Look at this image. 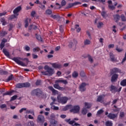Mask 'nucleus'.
Listing matches in <instances>:
<instances>
[{
	"label": "nucleus",
	"instance_id": "63",
	"mask_svg": "<svg viewBox=\"0 0 126 126\" xmlns=\"http://www.w3.org/2000/svg\"><path fill=\"white\" fill-rule=\"evenodd\" d=\"M74 5H78V4H81V2H75L74 3Z\"/></svg>",
	"mask_w": 126,
	"mask_h": 126
},
{
	"label": "nucleus",
	"instance_id": "10",
	"mask_svg": "<svg viewBox=\"0 0 126 126\" xmlns=\"http://www.w3.org/2000/svg\"><path fill=\"white\" fill-rule=\"evenodd\" d=\"M55 83H63L67 84V81L65 80H63L62 78H60L58 80H55Z\"/></svg>",
	"mask_w": 126,
	"mask_h": 126
},
{
	"label": "nucleus",
	"instance_id": "5",
	"mask_svg": "<svg viewBox=\"0 0 126 126\" xmlns=\"http://www.w3.org/2000/svg\"><path fill=\"white\" fill-rule=\"evenodd\" d=\"M16 87L17 88H23L24 87H30V83L28 82L19 83L16 85Z\"/></svg>",
	"mask_w": 126,
	"mask_h": 126
},
{
	"label": "nucleus",
	"instance_id": "45",
	"mask_svg": "<svg viewBox=\"0 0 126 126\" xmlns=\"http://www.w3.org/2000/svg\"><path fill=\"white\" fill-rule=\"evenodd\" d=\"M51 99H52V100L53 101V102H52L51 104H50V105H51V106H52L53 105H54V104H55V101H56V98H55V97H51Z\"/></svg>",
	"mask_w": 126,
	"mask_h": 126
},
{
	"label": "nucleus",
	"instance_id": "22",
	"mask_svg": "<svg viewBox=\"0 0 126 126\" xmlns=\"http://www.w3.org/2000/svg\"><path fill=\"white\" fill-rule=\"evenodd\" d=\"M54 88L58 89L59 90H63V88L60 87L59 84H55L54 85Z\"/></svg>",
	"mask_w": 126,
	"mask_h": 126
},
{
	"label": "nucleus",
	"instance_id": "52",
	"mask_svg": "<svg viewBox=\"0 0 126 126\" xmlns=\"http://www.w3.org/2000/svg\"><path fill=\"white\" fill-rule=\"evenodd\" d=\"M51 108L53 109L54 110H59V107L57 106H55L54 105H51Z\"/></svg>",
	"mask_w": 126,
	"mask_h": 126
},
{
	"label": "nucleus",
	"instance_id": "61",
	"mask_svg": "<svg viewBox=\"0 0 126 126\" xmlns=\"http://www.w3.org/2000/svg\"><path fill=\"white\" fill-rule=\"evenodd\" d=\"M51 17H52V18H54V19H56V18H58V16L56 15H52Z\"/></svg>",
	"mask_w": 126,
	"mask_h": 126
},
{
	"label": "nucleus",
	"instance_id": "38",
	"mask_svg": "<svg viewBox=\"0 0 126 126\" xmlns=\"http://www.w3.org/2000/svg\"><path fill=\"white\" fill-rule=\"evenodd\" d=\"M0 35H1V36H5V35H7V32L6 31H2Z\"/></svg>",
	"mask_w": 126,
	"mask_h": 126
},
{
	"label": "nucleus",
	"instance_id": "28",
	"mask_svg": "<svg viewBox=\"0 0 126 126\" xmlns=\"http://www.w3.org/2000/svg\"><path fill=\"white\" fill-rule=\"evenodd\" d=\"M75 28L76 29V31L78 32H80V30H81V29L79 28V25H76L75 26Z\"/></svg>",
	"mask_w": 126,
	"mask_h": 126
},
{
	"label": "nucleus",
	"instance_id": "13",
	"mask_svg": "<svg viewBox=\"0 0 126 126\" xmlns=\"http://www.w3.org/2000/svg\"><path fill=\"white\" fill-rule=\"evenodd\" d=\"M107 117L110 119V120H114V119H116V118L118 117V114H114L113 113H109Z\"/></svg>",
	"mask_w": 126,
	"mask_h": 126
},
{
	"label": "nucleus",
	"instance_id": "6",
	"mask_svg": "<svg viewBox=\"0 0 126 126\" xmlns=\"http://www.w3.org/2000/svg\"><path fill=\"white\" fill-rule=\"evenodd\" d=\"M21 60H22V59L19 58V57H17V58H14L13 59V60L16 63L18 64L19 65H21L22 66H24L25 65V64L21 62Z\"/></svg>",
	"mask_w": 126,
	"mask_h": 126
},
{
	"label": "nucleus",
	"instance_id": "19",
	"mask_svg": "<svg viewBox=\"0 0 126 126\" xmlns=\"http://www.w3.org/2000/svg\"><path fill=\"white\" fill-rule=\"evenodd\" d=\"M48 89H50V90L51 91H52V93H53V94H58V92L57 90H55L54 88H53V87H52V86H49V87H48Z\"/></svg>",
	"mask_w": 126,
	"mask_h": 126
},
{
	"label": "nucleus",
	"instance_id": "4",
	"mask_svg": "<svg viewBox=\"0 0 126 126\" xmlns=\"http://www.w3.org/2000/svg\"><path fill=\"white\" fill-rule=\"evenodd\" d=\"M58 101L59 103H62V104H65L67 100H68V98L65 96H62L61 95H59L57 97Z\"/></svg>",
	"mask_w": 126,
	"mask_h": 126
},
{
	"label": "nucleus",
	"instance_id": "17",
	"mask_svg": "<svg viewBox=\"0 0 126 126\" xmlns=\"http://www.w3.org/2000/svg\"><path fill=\"white\" fill-rule=\"evenodd\" d=\"M110 58L111 59V62H114L115 63L118 62V61L117 60V58H115V55H114L113 53L110 54Z\"/></svg>",
	"mask_w": 126,
	"mask_h": 126
},
{
	"label": "nucleus",
	"instance_id": "62",
	"mask_svg": "<svg viewBox=\"0 0 126 126\" xmlns=\"http://www.w3.org/2000/svg\"><path fill=\"white\" fill-rule=\"evenodd\" d=\"M25 49L26 51H29V50H30V47H29V46H26Z\"/></svg>",
	"mask_w": 126,
	"mask_h": 126
},
{
	"label": "nucleus",
	"instance_id": "33",
	"mask_svg": "<svg viewBox=\"0 0 126 126\" xmlns=\"http://www.w3.org/2000/svg\"><path fill=\"white\" fill-rule=\"evenodd\" d=\"M36 39L38 40V41H40V42H42L43 41L42 37H41V35L36 34Z\"/></svg>",
	"mask_w": 126,
	"mask_h": 126
},
{
	"label": "nucleus",
	"instance_id": "3",
	"mask_svg": "<svg viewBox=\"0 0 126 126\" xmlns=\"http://www.w3.org/2000/svg\"><path fill=\"white\" fill-rule=\"evenodd\" d=\"M32 95L41 96L42 98H46V94H43V92L40 89H37L32 91Z\"/></svg>",
	"mask_w": 126,
	"mask_h": 126
},
{
	"label": "nucleus",
	"instance_id": "48",
	"mask_svg": "<svg viewBox=\"0 0 126 126\" xmlns=\"http://www.w3.org/2000/svg\"><path fill=\"white\" fill-rule=\"evenodd\" d=\"M66 4V2L64 0H63L62 2H61V5L62 6H64Z\"/></svg>",
	"mask_w": 126,
	"mask_h": 126
},
{
	"label": "nucleus",
	"instance_id": "20",
	"mask_svg": "<svg viewBox=\"0 0 126 126\" xmlns=\"http://www.w3.org/2000/svg\"><path fill=\"white\" fill-rule=\"evenodd\" d=\"M118 78V75L117 74H114L111 78L112 82H115Z\"/></svg>",
	"mask_w": 126,
	"mask_h": 126
},
{
	"label": "nucleus",
	"instance_id": "55",
	"mask_svg": "<svg viewBox=\"0 0 126 126\" xmlns=\"http://www.w3.org/2000/svg\"><path fill=\"white\" fill-rule=\"evenodd\" d=\"M17 16H16V15L14 14V15H12L10 17V19H13L14 18H16V17Z\"/></svg>",
	"mask_w": 126,
	"mask_h": 126
},
{
	"label": "nucleus",
	"instance_id": "8",
	"mask_svg": "<svg viewBox=\"0 0 126 126\" xmlns=\"http://www.w3.org/2000/svg\"><path fill=\"white\" fill-rule=\"evenodd\" d=\"M122 90V87H120L119 90H118V88L112 85L111 86V91L112 92H120Z\"/></svg>",
	"mask_w": 126,
	"mask_h": 126
},
{
	"label": "nucleus",
	"instance_id": "12",
	"mask_svg": "<svg viewBox=\"0 0 126 126\" xmlns=\"http://www.w3.org/2000/svg\"><path fill=\"white\" fill-rule=\"evenodd\" d=\"M20 10H21V6L17 7L13 11L14 14H15V15H16V16H18V12H19Z\"/></svg>",
	"mask_w": 126,
	"mask_h": 126
},
{
	"label": "nucleus",
	"instance_id": "60",
	"mask_svg": "<svg viewBox=\"0 0 126 126\" xmlns=\"http://www.w3.org/2000/svg\"><path fill=\"white\" fill-rule=\"evenodd\" d=\"M12 28H13V25H9V31H11V30H12Z\"/></svg>",
	"mask_w": 126,
	"mask_h": 126
},
{
	"label": "nucleus",
	"instance_id": "47",
	"mask_svg": "<svg viewBox=\"0 0 126 126\" xmlns=\"http://www.w3.org/2000/svg\"><path fill=\"white\" fill-rule=\"evenodd\" d=\"M33 52H39L40 51V48L39 47H36L33 49Z\"/></svg>",
	"mask_w": 126,
	"mask_h": 126
},
{
	"label": "nucleus",
	"instance_id": "40",
	"mask_svg": "<svg viewBox=\"0 0 126 126\" xmlns=\"http://www.w3.org/2000/svg\"><path fill=\"white\" fill-rule=\"evenodd\" d=\"M103 25H104V24H103L102 22H99L97 24V27L98 28H101V27H103Z\"/></svg>",
	"mask_w": 126,
	"mask_h": 126
},
{
	"label": "nucleus",
	"instance_id": "1",
	"mask_svg": "<svg viewBox=\"0 0 126 126\" xmlns=\"http://www.w3.org/2000/svg\"><path fill=\"white\" fill-rule=\"evenodd\" d=\"M70 109V111L71 113H73L74 114H76L79 112L80 108L78 106H73L71 105H67L63 108V111H67V110Z\"/></svg>",
	"mask_w": 126,
	"mask_h": 126
},
{
	"label": "nucleus",
	"instance_id": "41",
	"mask_svg": "<svg viewBox=\"0 0 126 126\" xmlns=\"http://www.w3.org/2000/svg\"><path fill=\"white\" fill-rule=\"evenodd\" d=\"M82 114H83V115H86V114H87V109L83 108L82 111Z\"/></svg>",
	"mask_w": 126,
	"mask_h": 126
},
{
	"label": "nucleus",
	"instance_id": "16",
	"mask_svg": "<svg viewBox=\"0 0 126 126\" xmlns=\"http://www.w3.org/2000/svg\"><path fill=\"white\" fill-rule=\"evenodd\" d=\"M104 97H105V95L98 96L96 100L97 102H100V103H102V102H103V100H104Z\"/></svg>",
	"mask_w": 126,
	"mask_h": 126
},
{
	"label": "nucleus",
	"instance_id": "18",
	"mask_svg": "<svg viewBox=\"0 0 126 126\" xmlns=\"http://www.w3.org/2000/svg\"><path fill=\"white\" fill-rule=\"evenodd\" d=\"M118 72H119V73H121V70H120L118 68H114L111 70V73H116Z\"/></svg>",
	"mask_w": 126,
	"mask_h": 126
},
{
	"label": "nucleus",
	"instance_id": "35",
	"mask_svg": "<svg viewBox=\"0 0 126 126\" xmlns=\"http://www.w3.org/2000/svg\"><path fill=\"white\" fill-rule=\"evenodd\" d=\"M121 85H122V86H126V79L123 80L121 82Z\"/></svg>",
	"mask_w": 126,
	"mask_h": 126
},
{
	"label": "nucleus",
	"instance_id": "7",
	"mask_svg": "<svg viewBox=\"0 0 126 126\" xmlns=\"http://www.w3.org/2000/svg\"><path fill=\"white\" fill-rule=\"evenodd\" d=\"M65 121L66 123H68V124L69 125H71V126H80V125H79V124H78V123H75L74 121H73H73H70V119H65Z\"/></svg>",
	"mask_w": 126,
	"mask_h": 126
},
{
	"label": "nucleus",
	"instance_id": "30",
	"mask_svg": "<svg viewBox=\"0 0 126 126\" xmlns=\"http://www.w3.org/2000/svg\"><path fill=\"white\" fill-rule=\"evenodd\" d=\"M28 20L30 21H30H31V19H27L25 21L26 28H27V27H28Z\"/></svg>",
	"mask_w": 126,
	"mask_h": 126
},
{
	"label": "nucleus",
	"instance_id": "42",
	"mask_svg": "<svg viewBox=\"0 0 126 126\" xmlns=\"http://www.w3.org/2000/svg\"><path fill=\"white\" fill-rule=\"evenodd\" d=\"M72 6H74V3H69L67 8H71V7H72Z\"/></svg>",
	"mask_w": 126,
	"mask_h": 126
},
{
	"label": "nucleus",
	"instance_id": "59",
	"mask_svg": "<svg viewBox=\"0 0 126 126\" xmlns=\"http://www.w3.org/2000/svg\"><path fill=\"white\" fill-rule=\"evenodd\" d=\"M35 14H36V12H35V11H32L31 13V15L34 17V16H35Z\"/></svg>",
	"mask_w": 126,
	"mask_h": 126
},
{
	"label": "nucleus",
	"instance_id": "34",
	"mask_svg": "<svg viewBox=\"0 0 126 126\" xmlns=\"http://www.w3.org/2000/svg\"><path fill=\"white\" fill-rule=\"evenodd\" d=\"M46 14H47V15H51V14H52V10L47 9L46 11Z\"/></svg>",
	"mask_w": 126,
	"mask_h": 126
},
{
	"label": "nucleus",
	"instance_id": "32",
	"mask_svg": "<svg viewBox=\"0 0 126 126\" xmlns=\"http://www.w3.org/2000/svg\"><path fill=\"white\" fill-rule=\"evenodd\" d=\"M103 113H104V110L100 109L97 111L96 116H99V115L103 114Z\"/></svg>",
	"mask_w": 126,
	"mask_h": 126
},
{
	"label": "nucleus",
	"instance_id": "58",
	"mask_svg": "<svg viewBox=\"0 0 126 126\" xmlns=\"http://www.w3.org/2000/svg\"><path fill=\"white\" fill-rule=\"evenodd\" d=\"M1 109H4V108H6V105L5 104H2L0 106Z\"/></svg>",
	"mask_w": 126,
	"mask_h": 126
},
{
	"label": "nucleus",
	"instance_id": "64",
	"mask_svg": "<svg viewBox=\"0 0 126 126\" xmlns=\"http://www.w3.org/2000/svg\"><path fill=\"white\" fill-rule=\"evenodd\" d=\"M33 59H37L38 58V56L37 55L32 54Z\"/></svg>",
	"mask_w": 126,
	"mask_h": 126
},
{
	"label": "nucleus",
	"instance_id": "46",
	"mask_svg": "<svg viewBox=\"0 0 126 126\" xmlns=\"http://www.w3.org/2000/svg\"><path fill=\"white\" fill-rule=\"evenodd\" d=\"M17 98V95H15L13 96L10 99V101H13L14 100H16V98Z\"/></svg>",
	"mask_w": 126,
	"mask_h": 126
},
{
	"label": "nucleus",
	"instance_id": "29",
	"mask_svg": "<svg viewBox=\"0 0 126 126\" xmlns=\"http://www.w3.org/2000/svg\"><path fill=\"white\" fill-rule=\"evenodd\" d=\"M85 106L86 108H87V109H90V108H91L92 105L90 103L85 102Z\"/></svg>",
	"mask_w": 126,
	"mask_h": 126
},
{
	"label": "nucleus",
	"instance_id": "14",
	"mask_svg": "<svg viewBox=\"0 0 126 126\" xmlns=\"http://www.w3.org/2000/svg\"><path fill=\"white\" fill-rule=\"evenodd\" d=\"M37 122L39 123H44L45 122V118L42 115H39L37 118Z\"/></svg>",
	"mask_w": 126,
	"mask_h": 126
},
{
	"label": "nucleus",
	"instance_id": "23",
	"mask_svg": "<svg viewBox=\"0 0 126 126\" xmlns=\"http://www.w3.org/2000/svg\"><path fill=\"white\" fill-rule=\"evenodd\" d=\"M114 20H115L116 22H118L120 20V15L118 14L115 15L114 16Z\"/></svg>",
	"mask_w": 126,
	"mask_h": 126
},
{
	"label": "nucleus",
	"instance_id": "9",
	"mask_svg": "<svg viewBox=\"0 0 126 126\" xmlns=\"http://www.w3.org/2000/svg\"><path fill=\"white\" fill-rule=\"evenodd\" d=\"M54 68H61L62 67V64L60 63H51Z\"/></svg>",
	"mask_w": 126,
	"mask_h": 126
},
{
	"label": "nucleus",
	"instance_id": "31",
	"mask_svg": "<svg viewBox=\"0 0 126 126\" xmlns=\"http://www.w3.org/2000/svg\"><path fill=\"white\" fill-rule=\"evenodd\" d=\"M105 125L106 126H113V123L112 122L108 121L105 123Z\"/></svg>",
	"mask_w": 126,
	"mask_h": 126
},
{
	"label": "nucleus",
	"instance_id": "57",
	"mask_svg": "<svg viewBox=\"0 0 126 126\" xmlns=\"http://www.w3.org/2000/svg\"><path fill=\"white\" fill-rule=\"evenodd\" d=\"M101 15L102 16H103V17H106V12L105 11H102L101 12Z\"/></svg>",
	"mask_w": 126,
	"mask_h": 126
},
{
	"label": "nucleus",
	"instance_id": "53",
	"mask_svg": "<svg viewBox=\"0 0 126 126\" xmlns=\"http://www.w3.org/2000/svg\"><path fill=\"white\" fill-rule=\"evenodd\" d=\"M36 85L37 86L40 85L41 84V80H37L35 83Z\"/></svg>",
	"mask_w": 126,
	"mask_h": 126
},
{
	"label": "nucleus",
	"instance_id": "56",
	"mask_svg": "<svg viewBox=\"0 0 126 126\" xmlns=\"http://www.w3.org/2000/svg\"><path fill=\"white\" fill-rule=\"evenodd\" d=\"M88 59L89 62H90L91 63H93V59H92V57H91V56H89Z\"/></svg>",
	"mask_w": 126,
	"mask_h": 126
},
{
	"label": "nucleus",
	"instance_id": "36",
	"mask_svg": "<svg viewBox=\"0 0 126 126\" xmlns=\"http://www.w3.org/2000/svg\"><path fill=\"white\" fill-rule=\"evenodd\" d=\"M50 123L51 125H52L54 126H56L57 124H58V122L55 121L54 120H53L52 121H51Z\"/></svg>",
	"mask_w": 126,
	"mask_h": 126
},
{
	"label": "nucleus",
	"instance_id": "21",
	"mask_svg": "<svg viewBox=\"0 0 126 126\" xmlns=\"http://www.w3.org/2000/svg\"><path fill=\"white\" fill-rule=\"evenodd\" d=\"M108 3L109 4V8L110 9H112V10L115 9V6L114 5H112V1L108 0Z\"/></svg>",
	"mask_w": 126,
	"mask_h": 126
},
{
	"label": "nucleus",
	"instance_id": "43",
	"mask_svg": "<svg viewBox=\"0 0 126 126\" xmlns=\"http://www.w3.org/2000/svg\"><path fill=\"white\" fill-rule=\"evenodd\" d=\"M11 94H12V92L9 91L4 93L3 95V96H5V95H11Z\"/></svg>",
	"mask_w": 126,
	"mask_h": 126
},
{
	"label": "nucleus",
	"instance_id": "15",
	"mask_svg": "<svg viewBox=\"0 0 126 126\" xmlns=\"http://www.w3.org/2000/svg\"><path fill=\"white\" fill-rule=\"evenodd\" d=\"M76 44H77V41L74 40L73 42H70L68 45L69 48H73V47H76Z\"/></svg>",
	"mask_w": 126,
	"mask_h": 126
},
{
	"label": "nucleus",
	"instance_id": "50",
	"mask_svg": "<svg viewBox=\"0 0 126 126\" xmlns=\"http://www.w3.org/2000/svg\"><path fill=\"white\" fill-rule=\"evenodd\" d=\"M12 78H13V76H12V75H11L10 76H9V77L7 79V82H8V81H9L10 80H12Z\"/></svg>",
	"mask_w": 126,
	"mask_h": 126
},
{
	"label": "nucleus",
	"instance_id": "54",
	"mask_svg": "<svg viewBox=\"0 0 126 126\" xmlns=\"http://www.w3.org/2000/svg\"><path fill=\"white\" fill-rule=\"evenodd\" d=\"M6 42H7V39H5V38H3L1 40V43H3L4 44H5V43H6Z\"/></svg>",
	"mask_w": 126,
	"mask_h": 126
},
{
	"label": "nucleus",
	"instance_id": "39",
	"mask_svg": "<svg viewBox=\"0 0 126 126\" xmlns=\"http://www.w3.org/2000/svg\"><path fill=\"white\" fill-rule=\"evenodd\" d=\"M91 42L90 41V40H88V39H86L85 41H84V44L85 45H90Z\"/></svg>",
	"mask_w": 126,
	"mask_h": 126
},
{
	"label": "nucleus",
	"instance_id": "24",
	"mask_svg": "<svg viewBox=\"0 0 126 126\" xmlns=\"http://www.w3.org/2000/svg\"><path fill=\"white\" fill-rule=\"evenodd\" d=\"M0 22L2 23V25H3V26L6 25L7 24L6 21H5V19L4 18L1 19Z\"/></svg>",
	"mask_w": 126,
	"mask_h": 126
},
{
	"label": "nucleus",
	"instance_id": "25",
	"mask_svg": "<svg viewBox=\"0 0 126 126\" xmlns=\"http://www.w3.org/2000/svg\"><path fill=\"white\" fill-rule=\"evenodd\" d=\"M26 114H32L33 116H35V114L34 113V111L32 110H28L26 111Z\"/></svg>",
	"mask_w": 126,
	"mask_h": 126
},
{
	"label": "nucleus",
	"instance_id": "49",
	"mask_svg": "<svg viewBox=\"0 0 126 126\" xmlns=\"http://www.w3.org/2000/svg\"><path fill=\"white\" fill-rule=\"evenodd\" d=\"M121 17L122 21H126V17L124 15H121Z\"/></svg>",
	"mask_w": 126,
	"mask_h": 126
},
{
	"label": "nucleus",
	"instance_id": "37",
	"mask_svg": "<svg viewBox=\"0 0 126 126\" xmlns=\"http://www.w3.org/2000/svg\"><path fill=\"white\" fill-rule=\"evenodd\" d=\"M72 76L73 77H77V76H78V73L76 71H74L73 73H72Z\"/></svg>",
	"mask_w": 126,
	"mask_h": 126
},
{
	"label": "nucleus",
	"instance_id": "26",
	"mask_svg": "<svg viewBox=\"0 0 126 126\" xmlns=\"http://www.w3.org/2000/svg\"><path fill=\"white\" fill-rule=\"evenodd\" d=\"M3 53L4 54L5 56L6 57H9V52L6 51V49H3Z\"/></svg>",
	"mask_w": 126,
	"mask_h": 126
},
{
	"label": "nucleus",
	"instance_id": "44",
	"mask_svg": "<svg viewBox=\"0 0 126 126\" xmlns=\"http://www.w3.org/2000/svg\"><path fill=\"white\" fill-rule=\"evenodd\" d=\"M5 45V43H3V42H1L0 44V49H1V50H2V49H3V48H4Z\"/></svg>",
	"mask_w": 126,
	"mask_h": 126
},
{
	"label": "nucleus",
	"instance_id": "51",
	"mask_svg": "<svg viewBox=\"0 0 126 126\" xmlns=\"http://www.w3.org/2000/svg\"><path fill=\"white\" fill-rule=\"evenodd\" d=\"M93 1H99V2H105L106 0H92Z\"/></svg>",
	"mask_w": 126,
	"mask_h": 126
},
{
	"label": "nucleus",
	"instance_id": "11",
	"mask_svg": "<svg viewBox=\"0 0 126 126\" xmlns=\"http://www.w3.org/2000/svg\"><path fill=\"white\" fill-rule=\"evenodd\" d=\"M86 85L87 84L85 83H82L79 87L80 91H81V92L85 91V90H86V88H85V86H86Z\"/></svg>",
	"mask_w": 126,
	"mask_h": 126
},
{
	"label": "nucleus",
	"instance_id": "2",
	"mask_svg": "<svg viewBox=\"0 0 126 126\" xmlns=\"http://www.w3.org/2000/svg\"><path fill=\"white\" fill-rule=\"evenodd\" d=\"M44 69L46 70V71H42L41 72L42 74L43 75H53L55 73V71H54V69L49 67L48 65H45L44 66Z\"/></svg>",
	"mask_w": 126,
	"mask_h": 126
},
{
	"label": "nucleus",
	"instance_id": "27",
	"mask_svg": "<svg viewBox=\"0 0 126 126\" xmlns=\"http://www.w3.org/2000/svg\"><path fill=\"white\" fill-rule=\"evenodd\" d=\"M7 73L8 72L6 71H4L3 70H0V74H1V75H5L7 74Z\"/></svg>",
	"mask_w": 126,
	"mask_h": 126
}]
</instances>
